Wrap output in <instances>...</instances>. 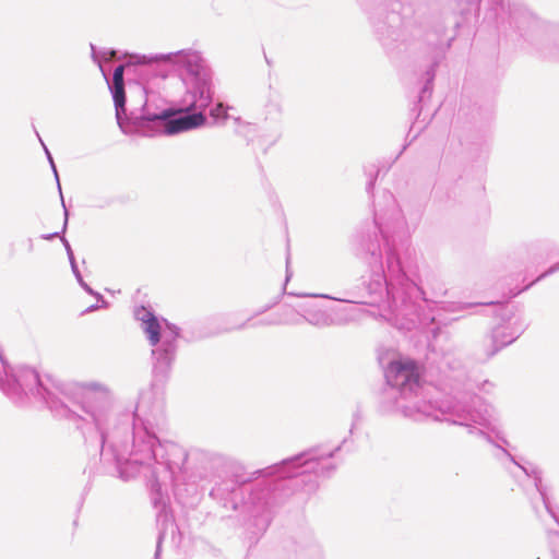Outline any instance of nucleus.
<instances>
[{
    "label": "nucleus",
    "instance_id": "obj_6",
    "mask_svg": "<svg viewBox=\"0 0 559 559\" xmlns=\"http://www.w3.org/2000/svg\"><path fill=\"white\" fill-rule=\"evenodd\" d=\"M178 105V109L165 108L157 111H150V107H146L142 116H133L132 122L129 126H124L123 133L143 136H154L157 134L173 135L205 124V110L207 108L185 106L182 104V96Z\"/></svg>",
    "mask_w": 559,
    "mask_h": 559
},
{
    "label": "nucleus",
    "instance_id": "obj_1",
    "mask_svg": "<svg viewBox=\"0 0 559 559\" xmlns=\"http://www.w3.org/2000/svg\"><path fill=\"white\" fill-rule=\"evenodd\" d=\"M0 390L15 404L34 399L57 415H73L92 424L94 431L85 435V442L99 449L105 472L127 480L141 468L150 469L159 525L155 559H159L164 543L173 549L180 546L181 534L167 512L166 499L168 486L178 490L186 480L188 459L200 478L213 479L210 497L224 509L252 520L259 531L269 526L272 511L288 496V486L312 492L320 479L335 472V447H313L248 474L235 471L233 461L221 453L194 450L188 454L181 445L163 439L167 427L164 403L152 392L140 395L133 413L115 416L114 393L100 381H0Z\"/></svg>",
    "mask_w": 559,
    "mask_h": 559
},
{
    "label": "nucleus",
    "instance_id": "obj_18",
    "mask_svg": "<svg viewBox=\"0 0 559 559\" xmlns=\"http://www.w3.org/2000/svg\"><path fill=\"white\" fill-rule=\"evenodd\" d=\"M365 174L368 177L366 190H367L368 193H371V191H372V189L374 187L378 174H379V169L376 168V166L372 165L370 167H366L365 168Z\"/></svg>",
    "mask_w": 559,
    "mask_h": 559
},
{
    "label": "nucleus",
    "instance_id": "obj_14",
    "mask_svg": "<svg viewBox=\"0 0 559 559\" xmlns=\"http://www.w3.org/2000/svg\"><path fill=\"white\" fill-rule=\"evenodd\" d=\"M298 559H324L322 546L314 539H309L298 544Z\"/></svg>",
    "mask_w": 559,
    "mask_h": 559
},
{
    "label": "nucleus",
    "instance_id": "obj_22",
    "mask_svg": "<svg viewBox=\"0 0 559 559\" xmlns=\"http://www.w3.org/2000/svg\"><path fill=\"white\" fill-rule=\"evenodd\" d=\"M282 324H292V325H299L302 322H305L304 318L300 316V305L298 306V310L296 314H293L286 319H282Z\"/></svg>",
    "mask_w": 559,
    "mask_h": 559
},
{
    "label": "nucleus",
    "instance_id": "obj_26",
    "mask_svg": "<svg viewBox=\"0 0 559 559\" xmlns=\"http://www.w3.org/2000/svg\"><path fill=\"white\" fill-rule=\"evenodd\" d=\"M361 420V413L359 409H357L354 415H353V423H352V427H350V433L353 432L354 428L356 427V425Z\"/></svg>",
    "mask_w": 559,
    "mask_h": 559
},
{
    "label": "nucleus",
    "instance_id": "obj_36",
    "mask_svg": "<svg viewBox=\"0 0 559 559\" xmlns=\"http://www.w3.org/2000/svg\"><path fill=\"white\" fill-rule=\"evenodd\" d=\"M533 509L536 511V513L538 514V508L536 506H533Z\"/></svg>",
    "mask_w": 559,
    "mask_h": 559
},
{
    "label": "nucleus",
    "instance_id": "obj_12",
    "mask_svg": "<svg viewBox=\"0 0 559 559\" xmlns=\"http://www.w3.org/2000/svg\"><path fill=\"white\" fill-rule=\"evenodd\" d=\"M412 276L415 278V282H417L416 274L412 272ZM418 284V283H416ZM420 289V295L418 296H407L403 294V289H399L397 294V304L401 305L402 298L406 300L407 304H413L416 307V312L421 317L423 320H420L412 330L417 329L419 326L427 328L431 323L435 322V314L433 309L436 307H441L442 309H445V302L440 300L445 294L447 289L442 284H440L438 287H436V290L432 292L431 297L427 296V293L417 285Z\"/></svg>",
    "mask_w": 559,
    "mask_h": 559
},
{
    "label": "nucleus",
    "instance_id": "obj_35",
    "mask_svg": "<svg viewBox=\"0 0 559 559\" xmlns=\"http://www.w3.org/2000/svg\"><path fill=\"white\" fill-rule=\"evenodd\" d=\"M274 106H275V108H276V110H277V111H281V110H282V109H281L280 104H275Z\"/></svg>",
    "mask_w": 559,
    "mask_h": 559
},
{
    "label": "nucleus",
    "instance_id": "obj_15",
    "mask_svg": "<svg viewBox=\"0 0 559 559\" xmlns=\"http://www.w3.org/2000/svg\"><path fill=\"white\" fill-rule=\"evenodd\" d=\"M145 102L141 105L140 108L133 107L130 111L126 109V114L122 115V120L126 123L132 122V117L135 116H142V112H144V109L146 107H150V111H157V110H164L166 107H158L152 103V100L148 98V94L144 95Z\"/></svg>",
    "mask_w": 559,
    "mask_h": 559
},
{
    "label": "nucleus",
    "instance_id": "obj_31",
    "mask_svg": "<svg viewBox=\"0 0 559 559\" xmlns=\"http://www.w3.org/2000/svg\"><path fill=\"white\" fill-rule=\"evenodd\" d=\"M292 276V273L289 271V255L286 258V281H288Z\"/></svg>",
    "mask_w": 559,
    "mask_h": 559
},
{
    "label": "nucleus",
    "instance_id": "obj_17",
    "mask_svg": "<svg viewBox=\"0 0 559 559\" xmlns=\"http://www.w3.org/2000/svg\"><path fill=\"white\" fill-rule=\"evenodd\" d=\"M230 107L224 105L223 103H217L213 108L210 110V116L214 118L215 120H226L229 118L228 116V109Z\"/></svg>",
    "mask_w": 559,
    "mask_h": 559
},
{
    "label": "nucleus",
    "instance_id": "obj_11",
    "mask_svg": "<svg viewBox=\"0 0 559 559\" xmlns=\"http://www.w3.org/2000/svg\"><path fill=\"white\" fill-rule=\"evenodd\" d=\"M92 49V59L95 63L98 64L103 76L105 78L108 88L110 91V94L112 96L114 105H115V111H116V120L120 128V130L124 131V126H129V123L123 122L122 115L126 114V103H127V95H126V83H124V72L129 75V78H132V69L133 62H132V53H126L123 58L127 59V61L122 64H119L116 67L112 73V78L109 79L105 69L102 66V59L99 58L98 53L96 52V48L93 44H91Z\"/></svg>",
    "mask_w": 559,
    "mask_h": 559
},
{
    "label": "nucleus",
    "instance_id": "obj_7",
    "mask_svg": "<svg viewBox=\"0 0 559 559\" xmlns=\"http://www.w3.org/2000/svg\"><path fill=\"white\" fill-rule=\"evenodd\" d=\"M134 318L145 334L152 349L153 372L156 378L166 379L176 360L178 338L181 329L166 319H159L151 308L134 309Z\"/></svg>",
    "mask_w": 559,
    "mask_h": 559
},
{
    "label": "nucleus",
    "instance_id": "obj_24",
    "mask_svg": "<svg viewBox=\"0 0 559 559\" xmlns=\"http://www.w3.org/2000/svg\"><path fill=\"white\" fill-rule=\"evenodd\" d=\"M559 270V262L554 264L552 266H550L546 272H544L543 274H540L537 278H536V282L537 281H540L542 278L557 272ZM535 283V281L533 283H531L530 285H527L525 288H528L530 286H532L533 284Z\"/></svg>",
    "mask_w": 559,
    "mask_h": 559
},
{
    "label": "nucleus",
    "instance_id": "obj_21",
    "mask_svg": "<svg viewBox=\"0 0 559 559\" xmlns=\"http://www.w3.org/2000/svg\"><path fill=\"white\" fill-rule=\"evenodd\" d=\"M61 241H62V243L64 246V249L67 251V255H68L70 265H71V270H72V272H76V270L79 267H78V264H76V261H75V258H74L73 250H72L69 241L64 237H61Z\"/></svg>",
    "mask_w": 559,
    "mask_h": 559
},
{
    "label": "nucleus",
    "instance_id": "obj_13",
    "mask_svg": "<svg viewBox=\"0 0 559 559\" xmlns=\"http://www.w3.org/2000/svg\"><path fill=\"white\" fill-rule=\"evenodd\" d=\"M300 316L304 318L305 322L317 329L344 325L349 322V319L340 313H333L317 301L300 304Z\"/></svg>",
    "mask_w": 559,
    "mask_h": 559
},
{
    "label": "nucleus",
    "instance_id": "obj_28",
    "mask_svg": "<svg viewBox=\"0 0 559 559\" xmlns=\"http://www.w3.org/2000/svg\"><path fill=\"white\" fill-rule=\"evenodd\" d=\"M102 307H104V306L102 305ZM99 308H100V306H98L97 304H95V305H91L90 307H87V308L83 311V313L94 312V311L98 310Z\"/></svg>",
    "mask_w": 559,
    "mask_h": 559
},
{
    "label": "nucleus",
    "instance_id": "obj_19",
    "mask_svg": "<svg viewBox=\"0 0 559 559\" xmlns=\"http://www.w3.org/2000/svg\"><path fill=\"white\" fill-rule=\"evenodd\" d=\"M37 136H39V134H38V133H37ZM38 139H39V141H40V143H41V145H43V147H44V150H45V153H46L47 159H48V162H49V164H50V166H51V169H52V171H53V175H55V178H56V181H57V186H58L59 193H60V195H61V194H62V191H61V185H60V181H59V175H58L57 167H56V164H55V162H53V158H52V156H51V154H50L49 150L47 148V146H46V145L44 144V142L41 141V139H40V138H38Z\"/></svg>",
    "mask_w": 559,
    "mask_h": 559
},
{
    "label": "nucleus",
    "instance_id": "obj_9",
    "mask_svg": "<svg viewBox=\"0 0 559 559\" xmlns=\"http://www.w3.org/2000/svg\"><path fill=\"white\" fill-rule=\"evenodd\" d=\"M160 55L132 53V78L128 79L130 94L132 88H135L141 95H146L148 90L156 85V81L168 78L167 64L164 63V59L157 58Z\"/></svg>",
    "mask_w": 559,
    "mask_h": 559
},
{
    "label": "nucleus",
    "instance_id": "obj_25",
    "mask_svg": "<svg viewBox=\"0 0 559 559\" xmlns=\"http://www.w3.org/2000/svg\"><path fill=\"white\" fill-rule=\"evenodd\" d=\"M282 319L281 318H269V319H263L261 321H259L258 324L260 325H276V324H282Z\"/></svg>",
    "mask_w": 559,
    "mask_h": 559
},
{
    "label": "nucleus",
    "instance_id": "obj_5",
    "mask_svg": "<svg viewBox=\"0 0 559 559\" xmlns=\"http://www.w3.org/2000/svg\"><path fill=\"white\" fill-rule=\"evenodd\" d=\"M164 59L169 73L176 72L185 86L182 104L188 107L209 108L213 100V72L203 57L195 49H181L158 56Z\"/></svg>",
    "mask_w": 559,
    "mask_h": 559
},
{
    "label": "nucleus",
    "instance_id": "obj_10",
    "mask_svg": "<svg viewBox=\"0 0 559 559\" xmlns=\"http://www.w3.org/2000/svg\"><path fill=\"white\" fill-rule=\"evenodd\" d=\"M502 323L495 326L483 341L485 359L495 356L500 349L513 343L526 329L521 316H515L508 307H501Z\"/></svg>",
    "mask_w": 559,
    "mask_h": 559
},
{
    "label": "nucleus",
    "instance_id": "obj_34",
    "mask_svg": "<svg viewBox=\"0 0 559 559\" xmlns=\"http://www.w3.org/2000/svg\"><path fill=\"white\" fill-rule=\"evenodd\" d=\"M487 385L492 386V384L489 381H485L483 384V388L485 389V386H487Z\"/></svg>",
    "mask_w": 559,
    "mask_h": 559
},
{
    "label": "nucleus",
    "instance_id": "obj_32",
    "mask_svg": "<svg viewBox=\"0 0 559 559\" xmlns=\"http://www.w3.org/2000/svg\"><path fill=\"white\" fill-rule=\"evenodd\" d=\"M27 242H28V245H27L28 250H29V251H33V248H34L33 239H31V238H29V239L27 240Z\"/></svg>",
    "mask_w": 559,
    "mask_h": 559
},
{
    "label": "nucleus",
    "instance_id": "obj_33",
    "mask_svg": "<svg viewBox=\"0 0 559 559\" xmlns=\"http://www.w3.org/2000/svg\"><path fill=\"white\" fill-rule=\"evenodd\" d=\"M471 306H472L471 304H462V305L457 306V309H465Z\"/></svg>",
    "mask_w": 559,
    "mask_h": 559
},
{
    "label": "nucleus",
    "instance_id": "obj_4",
    "mask_svg": "<svg viewBox=\"0 0 559 559\" xmlns=\"http://www.w3.org/2000/svg\"><path fill=\"white\" fill-rule=\"evenodd\" d=\"M367 14L377 40L391 58L403 56L444 52L450 48L454 36L445 37L443 25L428 28L423 4L416 1L359 0Z\"/></svg>",
    "mask_w": 559,
    "mask_h": 559
},
{
    "label": "nucleus",
    "instance_id": "obj_3",
    "mask_svg": "<svg viewBox=\"0 0 559 559\" xmlns=\"http://www.w3.org/2000/svg\"><path fill=\"white\" fill-rule=\"evenodd\" d=\"M385 386L380 395L379 409L382 414H401L413 420L431 418L467 428L491 442L485 429L496 430L495 408L476 394H464L440 403L416 401L420 389V373L412 359L393 360L384 371Z\"/></svg>",
    "mask_w": 559,
    "mask_h": 559
},
{
    "label": "nucleus",
    "instance_id": "obj_20",
    "mask_svg": "<svg viewBox=\"0 0 559 559\" xmlns=\"http://www.w3.org/2000/svg\"><path fill=\"white\" fill-rule=\"evenodd\" d=\"M61 202H62V206H63V214H64V222H63V227H62V230H61V234H64L66 229H67V226H68V218H69V212L66 207V204H64V200H63V195L61 194ZM60 233L56 231V233H52V234H45V235H41V238L43 239H46V240H50L52 238H56V237H59Z\"/></svg>",
    "mask_w": 559,
    "mask_h": 559
},
{
    "label": "nucleus",
    "instance_id": "obj_2",
    "mask_svg": "<svg viewBox=\"0 0 559 559\" xmlns=\"http://www.w3.org/2000/svg\"><path fill=\"white\" fill-rule=\"evenodd\" d=\"M376 230L356 236L353 242L354 255L366 266L367 275L360 285L347 294L350 298L330 295H312L342 302L380 306L390 311L388 320L401 331L412 329L423 320L413 304L402 298L397 304L399 289L412 297L420 295L411 270L401 260L399 243L408 236L407 222L392 192L384 190L373 202Z\"/></svg>",
    "mask_w": 559,
    "mask_h": 559
},
{
    "label": "nucleus",
    "instance_id": "obj_23",
    "mask_svg": "<svg viewBox=\"0 0 559 559\" xmlns=\"http://www.w3.org/2000/svg\"><path fill=\"white\" fill-rule=\"evenodd\" d=\"M81 287L90 295L96 297L98 300H102L103 306H108V302L103 298V296L95 292L87 283H82Z\"/></svg>",
    "mask_w": 559,
    "mask_h": 559
},
{
    "label": "nucleus",
    "instance_id": "obj_27",
    "mask_svg": "<svg viewBox=\"0 0 559 559\" xmlns=\"http://www.w3.org/2000/svg\"><path fill=\"white\" fill-rule=\"evenodd\" d=\"M270 309V306H266L264 309H262L261 311L257 312L255 314L251 316L250 318H248L247 322L242 323L241 325L238 326V329H243L248 325V323L258 314L266 311Z\"/></svg>",
    "mask_w": 559,
    "mask_h": 559
},
{
    "label": "nucleus",
    "instance_id": "obj_8",
    "mask_svg": "<svg viewBox=\"0 0 559 559\" xmlns=\"http://www.w3.org/2000/svg\"><path fill=\"white\" fill-rule=\"evenodd\" d=\"M490 11L501 25L507 23L524 39L536 45L540 44L544 57L559 58V28L546 33L542 22L525 4L515 2L509 4L507 21H504L506 5L503 0H493Z\"/></svg>",
    "mask_w": 559,
    "mask_h": 559
},
{
    "label": "nucleus",
    "instance_id": "obj_16",
    "mask_svg": "<svg viewBox=\"0 0 559 559\" xmlns=\"http://www.w3.org/2000/svg\"><path fill=\"white\" fill-rule=\"evenodd\" d=\"M437 67H438V60L433 58L431 64L425 72V84H424V86L420 91V95L418 97L419 102L424 100L426 94H428V96H430V94L432 92V84H433V80L436 76V68Z\"/></svg>",
    "mask_w": 559,
    "mask_h": 559
},
{
    "label": "nucleus",
    "instance_id": "obj_29",
    "mask_svg": "<svg viewBox=\"0 0 559 559\" xmlns=\"http://www.w3.org/2000/svg\"><path fill=\"white\" fill-rule=\"evenodd\" d=\"M103 55H108L112 59H120V56H118V52L116 50L104 51Z\"/></svg>",
    "mask_w": 559,
    "mask_h": 559
},
{
    "label": "nucleus",
    "instance_id": "obj_30",
    "mask_svg": "<svg viewBox=\"0 0 559 559\" xmlns=\"http://www.w3.org/2000/svg\"><path fill=\"white\" fill-rule=\"evenodd\" d=\"M73 275L75 276L78 283L80 284V286L82 285V283H84V280L82 277V274L80 272V270L78 269L76 272H72Z\"/></svg>",
    "mask_w": 559,
    "mask_h": 559
}]
</instances>
